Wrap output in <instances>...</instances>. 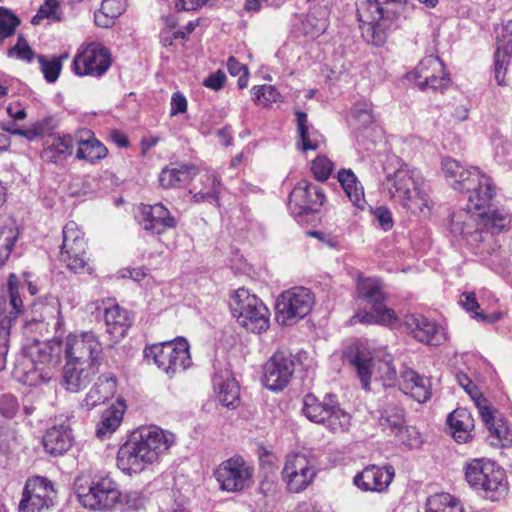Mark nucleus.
Instances as JSON below:
<instances>
[{
	"label": "nucleus",
	"instance_id": "obj_62",
	"mask_svg": "<svg viewBox=\"0 0 512 512\" xmlns=\"http://www.w3.org/2000/svg\"><path fill=\"white\" fill-rule=\"evenodd\" d=\"M226 80V75L221 70L209 75L204 81L203 85L212 90H219L223 87Z\"/></svg>",
	"mask_w": 512,
	"mask_h": 512
},
{
	"label": "nucleus",
	"instance_id": "obj_21",
	"mask_svg": "<svg viewBox=\"0 0 512 512\" xmlns=\"http://www.w3.org/2000/svg\"><path fill=\"white\" fill-rule=\"evenodd\" d=\"M263 382L272 391L284 389L295 371L294 356L285 351L275 352L263 367Z\"/></svg>",
	"mask_w": 512,
	"mask_h": 512
},
{
	"label": "nucleus",
	"instance_id": "obj_40",
	"mask_svg": "<svg viewBox=\"0 0 512 512\" xmlns=\"http://www.w3.org/2000/svg\"><path fill=\"white\" fill-rule=\"evenodd\" d=\"M124 412L125 405L121 401H117L106 409L96 426V436L102 440L109 438L120 426Z\"/></svg>",
	"mask_w": 512,
	"mask_h": 512
},
{
	"label": "nucleus",
	"instance_id": "obj_59",
	"mask_svg": "<svg viewBox=\"0 0 512 512\" xmlns=\"http://www.w3.org/2000/svg\"><path fill=\"white\" fill-rule=\"evenodd\" d=\"M353 116L363 127H367L373 122L372 110L367 104L355 106Z\"/></svg>",
	"mask_w": 512,
	"mask_h": 512
},
{
	"label": "nucleus",
	"instance_id": "obj_61",
	"mask_svg": "<svg viewBox=\"0 0 512 512\" xmlns=\"http://www.w3.org/2000/svg\"><path fill=\"white\" fill-rule=\"evenodd\" d=\"M374 216L383 230L388 231L393 227L392 213L388 208L384 206L376 208Z\"/></svg>",
	"mask_w": 512,
	"mask_h": 512
},
{
	"label": "nucleus",
	"instance_id": "obj_43",
	"mask_svg": "<svg viewBox=\"0 0 512 512\" xmlns=\"http://www.w3.org/2000/svg\"><path fill=\"white\" fill-rule=\"evenodd\" d=\"M202 187L197 190L194 187L195 193L193 194V201L208 202L218 205L220 193V180L213 173H205L201 176Z\"/></svg>",
	"mask_w": 512,
	"mask_h": 512
},
{
	"label": "nucleus",
	"instance_id": "obj_51",
	"mask_svg": "<svg viewBox=\"0 0 512 512\" xmlns=\"http://www.w3.org/2000/svg\"><path fill=\"white\" fill-rule=\"evenodd\" d=\"M44 18L60 21L61 13L58 0H46L39 8L37 14L32 18V23L37 25Z\"/></svg>",
	"mask_w": 512,
	"mask_h": 512
},
{
	"label": "nucleus",
	"instance_id": "obj_55",
	"mask_svg": "<svg viewBox=\"0 0 512 512\" xmlns=\"http://www.w3.org/2000/svg\"><path fill=\"white\" fill-rule=\"evenodd\" d=\"M258 490L264 497L274 498L280 490L277 476L274 473H267L261 479Z\"/></svg>",
	"mask_w": 512,
	"mask_h": 512
},
{
	"label": "nucleus",
	"instance_id": "obj_32",
	"mask_svg": "<svg viewBox=\"0 0 512 512\" xmlns=\"http://www.w3.org/2000/svg\"><path fill=\"white\" fill-rule=\"evenodd\" d=\"M117 389L116 377L112 373H104L97 379L82 401V406L91 410L97 405L112 398Z\"/></svg>",
	"mask_w": 512,
	"mask_h": 512
},
{
	"label": "nucleus",
	"instance_id": "obj_19",
	"mask_svg": "<svg viewBox=\"0 0 512 512\" xmlns=\"http://www.w3.org/2000/svg\"><path fill=\"white\" fill-rule=\"evenodd\" d=\"M56 491L47 478L36 476L26 481L19 512H43L54 505Z\"/></svg>",
	"mask_w": 512,
	"mask_h": 512
},
{
	"label": "nucleus",
	"instance_id": "obj_14",
	"mask_svg": "<svg viewBox=\"0 0 512 512\" xmlns=\"http://www.w3.org/2000/svg\"><path fill=\"white\" fill-rule=\"evenodd\" d=\"M314 297L305 287H293L282 292L276 301V321L290 326L303 319L312 310Z\"/></svg>",
	"mask_w": 512,
	"mask_h": 512
},
{
	"label": "nucleus",
	"instance_id": "obj_9",
	"mask_svg": "<svg viewBox=\"0 0 512 512\" xmlns=\"http://www.w3.org/2000/svg\"><path fill=\"white\" fill-rule=\"evenodd\" d=\"M346 356L350 364L355 368L365 390L369 389L372 378L391 382L397 377L396 368L392 363V356L389 354L380 358L378 355H372L364 344L356 343L348 348Z\"/></svg>",
	"mask_w": 512,
	"mask_h": 512
},
{
	"label": "nucleus",
	"instance_id": "obj_17",
	"mask_svg": "<svg viewBox=\"0 0 512 512\" xmlns=\"http://www.w3.org/2000/svg\"><path fill=\"white\" fill-rule=\"evenodd\" d=\"M64 353L66 360L99 367L102 344L93 332L70 334L64 343Z\"/></svg>",
	"mask_w": 512,
	"mask_h": 512
},
{
	"label": "nucleus",
	"instance_id": "obj_28",
	"mask_svg": "<svg viewBox=\"0 0 512 512\" xmlns=\"http://www.w3.org/2000/svg\"><path fill=\"white\" fill-rule=\"evenodd\" d=\"M406 331L417 341L438 345L443 339L440 327L420 314H409L404 317Z\"/></svg>",
	"mask_w": 512,
	"mask_h": 512
},
{
	"label": "nucleus",
	"instance_id": "obj_12",
	"mask_svg": "<svg viewBox=\"0 0 512 512\" xmlns=\"http://www.w3.org/2000/svg\"><path fill=\"white\" fill-rule=\"evenodd\" d=\"M237 322L247 331L260 333L269 327V310L255 295L245 288L235 291L230 304Z\"/></svg>",
	"mask_w": 512,
	"mask_h": 512
},
{
	"label": "nucleus",
	"instance_id": "obj_49",
	"mask_svg": "<svg viewBox=\"0 0 512 512\" xmlns=\"http://www.w3.org/2000/svg\"><path fill=\"white\" fill-rule=\"evenodd\" d=\"M20 19L9 9L0 7V44L14 34Z\"/></svg>",
	"mask_w": 512,
	"mask_h": 512
},
{
	"label": "nucleus",
	"instance_id": "obj_6",
	"mask_svg": "<svg viewBox=\"0 0 512 512\" xmlns=\"http://www.w3.org/2000/svg\"><path fill=\"white\" fill-rule=\"evenodd\" d=\"M24 351L31 368L25 372L23 381L30 386L49 383L60 363L61 343L57 340L40 341L33 338L31 343L26 344Z\"/></svg>",
	"mask_w": 512,
	"mask_h": 512
},
{
	"label": "nucleus",
	"instance_id": "obj_15",
	"mask_svg": "<svg viewBox=\"0 0 512 512\" xmlns=\"http://www.w3.org/2000/svg\"><path fill=\"white\" fill-rule=\"evenodd\" d=\"M86 246L84 233L75 222H68L63 228L60 261L75 273L90 272L91 267L88 263Z\"/></svg>",
	"mask_w": 512,
	"mask_h": 512
},
{
	"label": "nucleus",
	"instance_id": "obj_63",
	"mask_svg": "<svg viewBox=\"0 0 512 512\" xmlns=\"http://www.w3.org/2000/svg\"><path fill=\"white\" fill-rule=\"evenodd\" d=\"M460 304L469 312L476 311L479 308L478 301L473 292H464L461 295Z\"/></svg>",
	"mask_w": 512,
	"mask_h": 512
},
{
	"label": "nucleus",
	"instance_id": "obj_16",
	"mask_svg": "<svg viewBox=\"0 0 512 512\" xmlns=\"http://www.w3.org/2000/svg\"><path fill=\"white\" fill-rule=\"evenodd\" d=\"M281 474L287 490L291 493H300L312 484L317 470L306 455L294 453L287 455Z\"/></svg>",
	"mask_w": 512,
	"mask_h": 512
},
{
	"label": "nucleus",
	"instance_id": "obj_29",
	"mask_svg": "<svg viewBox=\"0 0 512 512\" xmlns=\"http://www.w3.org/2000/svg\"><path fill=\"white\" fill-rule=\"evenodd\" d=\"M98 369V366L66 360L63 367L62 386L69 392L77 393L88 386Z\"/></svg>",
	"mask_w": 512,
	"mask_h": 512
},
{
	"label": "nucleus",
	"instance_id": "obj_48",
	"mask_svg": "<svg viewBox=\"0 0 512 512\" xmlns=\"http://www.w3.org/2000/svg\"><path fill=\"white\" fill-rule=\"evenodd\" d=\"M67 58V54L52 58H47L44 55L37 56L40 70L48 83H54L58 79L62 70V60Z\"/></svg>",
	"mask_w": 512,
	"mask_h": 512
},
{
	"label": "nucleus",
	"instance_id": "obj_1",
	"mask_svg": "<svg viewBox=\"0 0 512 512\" xmlns=\"http://www.w3.org/2000/svg\"><path fill=\"white\" fill-rule=\"evenodd\" d=\"M509 223V215L503 210L476 214L469 209H460L450 215L449 231L475 254L484 255L490 253L494 235L507 229Z\"/></svg>",
	"mask_w": 512,
	"mask_h": 512
},
{
	"label": "nucleus",
	"instance_id": "obj_45",
	"mask_svg": "<svg viewBox=\"0 0 512 512\" xmlns=\"http://www.w3.org/2000/svg\"><path fill=\"white\" fill-rule=\"evenodd\" d=\"M426 506V512H464L460 500L449 493H437L430 496Z\"/></svg>",
	"mask_w": 512,
	"mask_h": 512
},
{
	"label": "nucleus",
	"instance_id": "obj_54",
	"mask_svg": "<svg viewBox=\"0 0 512 512\" xmlns=\"http://www.w3.org/2000/svg\"><path fill=\"white\" fill-rule=\"evenodd\" d=\"M311 170L318 180L324 181L329 178L333 170V163L326 156H318L312 162Z\"/></svg>",
	"mask_w": 512,
	"mask_h": 512
},
{
	"label": "nucleus",
	"instance_id": "obj_47",
	"mask_svg": "<svg viewBox=\"0 0 512 512\" xmlns=\"http://www.w3.org/2000/svg\"><path fill=\"white\" fill-rule=\"evenodd\" d=\"M214 384L222 405L226 407L234 406L239 400V386L235 379L219 380L216 378Z\"/></svg>",
	"mask_w": 512,
	"mask_h": 512
},
{
	"label": "nucleus",
	"instance_id": "obj_60",
	"mask_svg": "<svg viewBox=\"0 0 512 512\" xmlns=\"http://www.w3.org/2000/svg\"><path fill=\"white\" fill-rule=\"evenodd\" d=\"M170 106V116L185 113L188 106L187 99L181 92H174L171 97Z\"/></svg>",
	"mask_w": 512,
	"mask_h": 512
},
{
	"label": "nucleus",
	"instance_id": "obj_50",
	"mask_svg": "<svg viewBox=\"0 0 512 512\" xmlns=\"http://www.w3.org/2000/svg\"><path fill=\"white\" fill-rule=\"evenodd\" d=\"M253 100L257 105L268 106L272 103L278 102L281 99V94L272 85L255 86L252 89Z\"/></svg>",
	"mask_w": 512,
	"mask_h": 512
},
{
	"label": "nucleus",
	"instance_id": "obj_30",
	"mask_svg": "<svg viewBox=\"0 0 512 512\" xmlns=\"http://www.w3.org/2000/svg\"><path fill=\"white\" fill-rule=\"evenodd\" d=\"M104 320L106 332L112 340L117 342L122 339L132 323L130 313L113 301H108L104 307Z\"/></svg>",
	"mask_w": 512,
	"mask_h": 512
},
{
	"label": "nucleus",
	"instance_id": "obj_35",
	"mask_svg": "<svg viewBox=\"0 0 512 512\" xmlns=\"http://www.w3.org/2000/svg\"><path fill=\"white\" fill-rule=\"evenodd\" d=\"M378 421L384 429H390L394 433L405 424L404 409L389 396H386L377 410Z\"/></svg>",
	"mask_w": 512,
	"mask_h": 512
},
{
	"label": "nucleus",
	"instance_id": "obj_37",
	"mask_svg": "<svg viewBox=\"0 0 512 512\" xmlns=\"http://www.w3.org/2000/svg\"><path fill=\"white\" fill-rule=\"evenodd\" d=\"M452 436L458 443H466L471 439L474 419L465 408L455 409L447 418Z\"/></svg>",
	"mask_w": 512,
	"mask_h": 512
},
{
	"label": "nucleus",
	"instance_id": "obj_53",
	"mask_svg": "<svg viewBox=\"0 0 512 512\" xmlns=\"http://www.w3.org/2000/svg\"><path fill=\"white\" fill-rule=\"evenodd\" d=\"M8 56L9 57L16 56L17 58H19L21 60L31 62L32 59L35 57V53L31 49V47L29 46L27 41L24 39V37L19 36L16 45L12 46L8 50Z\"/></svg>",
	"mask_w": 512,
	"mask_h": 512
},
{
	"label": "nucleus",
	"instance_id": "obj_22",
	"mask_svg": "<svg viewBox=\"0 0 512 512\" xmlns=\"http://www.w3.org/2000/svg\"><path fill=\"white\" fill-rule=\"evenodd\" d=\"M325 201L323 189L319 184L301 180L294 187L288 198V206L296 215L317 212Z\"/></svg>",
	"mask_w": 512,
	"mask_h": 512
},
{
	"label": "nucleus",
	"instance_id": "obj_4",
	"mask_svg": "<svg viewBox=\"0 0 512 512\" xmlns=\"http://www.w3.org/2000/svg\"><path fill=\"white\" fill-rule=\"evenodd\" d=\"M385 178L383 189L393 201L412 213L429 210V199L422 190V178L416 170L401 161L397 156H389L384 163Z\"/></svg>",
	"mask_w": 512,
	"mask_h": 512
},
{
	"label": "nucleus",
	"instance_id": "obj_57",
	"mask_svg": "<svg viewBox=\"0 0 512 512\" xmlns=\"http://www.w3.org/2000/svg\"><path fill=\"white\" fill-rule=\"evenodd\" d=\"M17 399L12 395H3L0 397V413L7 418L15 416L18 410Z\"/></svg>",
	"mask_w": 512,
	"mask_h": 512
},
{
	"label": "nucleus",
	"instance_id": "obj_8",
	"mask_svg": "<svg viewBox=\"0 0 512 512\" xmlns=\"http://www.w3.org/2000/svg\"><path fill=\"white\" fill-rule=\"evenodd\" d=\"M357 293L359 298L371 305L372 311L356 312L350 319L351 324H379L393 327L398 323L396 312L384 304L386 297L379 279L360 278L357 282Z\"/></svg>",
	"mask_w": 512,
	"mask_h": 512
},
{
	"label": "nucleus",
	"instance_id": "obj_44",
	"mask_svg": "<svg viewBox=\"0 0 512 512\" xmlns=\"http://www.w3.org/2000/svg\"><path fill=\"white\" fill-rule=\"evenodd\" d=\"M18 234V228L13 220L8 218L0 220V265L9 258Z\"/></svg>",
	"mask_w": 512,
	"mask_h": 512
},
{
	"label": "nucleus",
	"instance_id": "obj_36",
	"mask_svg": "<svg viewBox=\"0 0 512 512\" xmlns=\"http://www.w3.org/2000/svg\"><path fill=\"white\" fill-rule=\"evenodd\" d=\"M78 145L77 158L91 164L99 162L108 154L106 146L96 139L90 130L83 131V135L78 139Z\"/></svg>",
	"mask_w": 512,
	"mask_h": 512
},
{
	"label": "nucleus",
	"instance_id": "obj_26",
	"mask_svg": "<svg viewBox=\"0 0 512 512\" xmlns=\"http://www.w3.org/2000/svg\"><path fill=\"white\" fill-rule=\"evenodd\" d=\"M392 466L369 465L354 476L353 483L362 491L383 492L394 477Z\"/></svg>",
	"mask_w": 512,
	"mask_h": 512
},
{
	"label": "nucleus",
	"instance_id": "obj_24",
	"mask_svg": "<svg viewBox=\"0 0 512 512\" xmlns=\"http://www.w3.org/2000/svg\"><path fill=\"white\" fill-rule=\"evenodd\" d=\"M21 282L15 274L7 281V296L0 300V335L7 336L17 318L23 312V303L19 295Z\"/></svg>",
	"mask_w": 512,
	"mask_h": 512
},
{
	"label": "nucleus",
	"instance_id": "obj_13",
	"mask_svg": "<svg viewBox=\"0 0 512 512\" xmlns=\"http://www.w3.org/2000/svg\"><path fill=\"white\" fill-rule=\"evenodd\" d=\"M302 412L310 421L322 424L334 433L348 431L351 425V416L332 396L321 402L314 395L307 394L303 399Z\"/></svg>",
	"mask_w": 512,
	"mask_h": 512
},
{
	"label": "nucleus",
	"instance_id": "obj_56",
	"mask_svg": "<svg viewBox=\"0 0 512 512\" xmlns=\"http://www.w3.org/2000/svg\"><path fill=\"white\" fill-rule=\"evenodd\" d=\"M126 8L125 1L123 0H103L100 10L110 19L119 17Z\"/></svg>",
	"mask_w": 512,
	"mask_h": 512
},
{
	"label": "nucleus",
	"instance_id": "obj_23",
	"mask_svg": "<svg viewBox=\"0 0 512 512\" xmlns=\"http://www.w3.org/2000/svg\"><path fill=\"white\" fill-rule=\"evenodd\" d=\"M413 75L416 79V86L420 90L428 88L434 91L442 90L450 82L442 61L433 55L424 57L416 66Z\"/></svg>",
	"mask_w": 512,
	"mask_h": 512
},
{
	"label": "nucleus",
	"instance_id": "obj_52",
	"mask_svg": "<svg viewBox=\"0 0 512 512\" xmlns=\"http://www.w3.org/2000/svg\"><path fill=\"white\" fill-rule=\"evenodd\" d=\"M393 434L401 444L409 448L419 447L422 442L419 432L413 426H406L403 424V426L400 429H397Z\"/></svg>",
	"mask_w": 512,
	"mask_h": 512
},
{
	"label": "nucleus",
	"instance_id": "obj_27",
	"mask_svg": "<svg viewBox=\"0 0 512 512\" xmlns=\"http://www.w3.org/2000/svg\"><path fill=\"white\" fill-rule=\"evenodd\" d=\"M497 49L494 54V76L499 86L506 85L507 67L512 61V20L503 24L498 34Z\"/></svg>",
	"mask_w": 512,
	"mask_h": 512
},
{
	"label": "nucleus",
	"instance_id": "obj_31",
	"mask_svg": "<svg viewBox=\"0 0 512 512\" xmlns=\"http://www.w3.org/2000/svg\"><path fill=\"white\" fill-rule=\"evenodd\" d=\"M400 389L397 393L411 396L419 403L426 402L431 397V383L426 377L420 376L414 370L405 368L401 371Z\"/></svg>",
	"mask_w": 512,
	"mask_h": 512
},
{
	"label": "nucleus",
	"instance_id": "obj_34",
	"mask_svg": "<svg viewBox=\"0 0 512 512\" xmlns=\"http://www.w3.org/2000/svg\"><path fill=\"white\" fill-rule=\"evenodd\" d=\"M43 446L54 457L65 454L72 446L70 429L63 425L50 428L43 437Z\"/></svg>",
	"mask_w": 512,
	"mask_h": 512
},
{
	"label": "nucleus",
	"instance_id": "obj_2",
	"mask_svg": "<svg viewBox=\"0 0 512 512\" xmlns=\"http://www.w3.org/2000/svg\"><path fill=\"white\" fill-rule=\"evenodd\" d=\"M174 440V434L157 426L141 428L120 446L117 467L126 475H138L158 462Z\"/></svg>",
	"mask_w": 512,
	"mask_h": 512
},
{
	"label": "nucleus",
	"instance_id": "obj_18",
	"mask_svg": "<svg viewBox=\"0 0 512 512\" xmlns=\"http://www.w3.org/2000/svg\"><path fill=\"white\" fill-rule=\"evenodd\" d=\"M111 62L109 50L101 43L91 42L76 54L73 70L79 76L100 77L109 69Z\"/></svg>",
	"mask_w": 512,
	"mask_h": 512
},
{
	"label": "nucleus",
	"instance_id": "obj_64",
	"mask_svg": "<svg viewBox=\"0 0 512 512\" xmlns=\"http://www.w3.org/2000/svg\"><path fill=\"white\" fill-rule=\"evenodd\" d=\"M227 69L232 76L242 73L247 74V67L241 64L235 57H229L227 60Z\"/></svg>",
	"mask_w": 512,
	"mask_h": 512
},
{
	"label": "nucleus",
	"instance_id": "obj_20",
	"mask_svg": "<svg viewBox=\"0 0 512 512\" xmlns=\"http://www.w3.org/2000/svg\"><path fill=\"white\" fill-rule=\"evenodd\" d=\"M220 488L227 492H239L249 486L253 468L240 456L222 462L215 470Z\"/></svg>",
	"mask_w": 512,
	"mask_h": 512
},
{
	"label": "nucleus",
	"instance_id": "obj_5",
	"mask_svg": "<svg viewBox=\"0 0 512 512\" xmlns=\"http://www.w3.org/2000/svg\"><path fill=\"white\" fill-rule=\"evenodd\" d=\"M404 3L405 0H357V17L365 40L383 45L388 32L397 27Z\"/></svg>",
	"mask_w": 512,
	"mask_h": 512
},
{
	"label": "nucleus",
	"instance_id": "obj_46",
	"mask_svg": "<svg viewBox=\"0 0 512 512\" xmlns=\"http://www.w3.org/2000/svg\"><path fill=\"white\" fill-rule=\"evenodd\" d=\"M51 122V118H43L33 123L28 128H19L16 127L15 124H11L9 126L3 127V130L9 132L12 135H18L26 138L29 141H34L38 138L43 137L44 135L48 134L51 131Z\"/></svg>",
	"mask_w": 512,
	"mask_h": 512
},
{
	"label": "nucleus",
	"instance_id": "obj_3",
	"mask_svg": "<svg viewBox=\"0 0 512 512\" xmlns=\"http://www.w3.org/2000/svg\"><path fill=\"white\" fill-rule=\"evenodd\" d=\"M442 170L454 190L466 193L469 210H475L478 213L493 212L491 205L496 197L497 188L488 174L478 167L466 168L452 158L443 159Z\"/></svg>",
	"mask_w": 512,
	"mask_h": 512
},
{
	"label": "nucleus",
	"instance_id": "obj_25",
	"mask_svg": "<svg viewBox=\"0 0 512 512\" xmlns=\"http://www.w3.org/2000/svg\"><path fill=\"white\" fill-rule=\"evenodd\" d=\"M138 221L142 228L151 234L160 235L168 229L176 227L177 221L162 204L141 205Z\"/></svg>",
	"mask_w": 512,
	"mask_h": 512
},
{
	"label": "nucleus",
	"instance_id": "obj_7",
	"mask_svg": "<svg viewBox=\"0 0 512 512\" xmlns=\"http://www.w3.org/2000/svg\"><path fill=\"white\" fill-rule=\"evenodd\" d=\"M465 479L481 497L492 502L500 501L508 493L505 471L484 459H473L466 464Z\"/></svg>",
	"mask_w": 512,
	"mask_h": 512
},
{
	"label": "nucleus",
	"instance_id": "obj_58",
	"mask_svg": "<svg viewBox=\"0 0 512 512\" xmlns=\"http://www.w3.org/2000/svg\"><path fill=\"white\" fill-rule=\"evenodd\" d=\"M455 380L459 384L461 388L472 398L475 399L479 396V391L476 385L472 382V380L468 377L467 374L463 372H456Z\"/></svg>",
	"mask_w": 512,
	"mask_h": 512
},
{
	"label": "nucleus",
	"instance_id": "obj_11",
	"mask_svg": "<svg viewBox=\"0 0 512 512\" xmlns=\"http://www.w3.org/2000/svg\"><path fill=\"white\" fill-rule=\"evenodd\" d=\"M144 356L170 378L192 365L189 344L182 338L146 347Z\"/></svg>",
	"mask_w": 512,
	"mask_h": 512
},
{
	"label": "nucleus",
	"instance_id": "obj_38",
	"mask_svg": "<svg viewBox=\"0 0 512 512\" xmlns=\"http://www.w3.org/2000/svg\"><path fill=\"white\" fill-rule=\"evenodd\" d=\"M478 407L482 420L488 428L490 437L496 440V442L493 441L492 444L508 446L512 442V436L506 422L501 418H496L489 407L480 406L479 403Z\"/></svg>",
	"mask_w": 512,
	"mask_h": 512
},
{
	"label": "nucleus",
	"instance_id": "obj_33",
	"mask_svg": "<svg viewBox=\"0 0 512 512\" xmlns=\"http://www.w3.org/2000/svg\"><path fill=\"white\" fill-rule=\"evenodd\" d=\"M196 174L197 168L194 165L172 163L160 172L159 183L164 189L177 188Z\"/></svg>",
	"mask_w": 512,
	"mask_h": 512
},
{
	"label": "nucleus",
	"instance_id": "obj_39",
	"mask_svg": "<svg viewBox=\"0 0 512 512\" xmlns=\"http://www.w3.org/2000/svg\"><path fill=\"white\" fill-rule=\"evenodd\" d=\"M73 139L69 135H50L45 141L41 157L50 163H57L71 154Z\"/></svg>",
	"mask_w": 512,
	"mask_h": 512
},
{
	"label": "nucleus",
	"instance_id": "obj_10",
	"mask_svg": "<svg viewBox=\"0 0 512 512\" xmlns=\"http://www.w3.org/2000/svg\"><path fill=\"white\" fill-rule=\"evenodd\" d=\"M74 490L79 502L92 510L111 509L121 497L116 482L108 476L91 480L79 475L74 480Z\"/></svg>",
	"mask_w": 512,
	"mask_h": 512
},
{
	"label": "nucleus",
	"instance_id": "obj_42",
	"mask_svg": "<svg viewBox=\"0 0 512 512\" xmlns=\"http://www.w3.org/2000/svg\"><path fill=\"white\" fill-rule=\"evenodd\" d=\"M297 131L299 135L298 145L303 151L316 150L321 141V135L318 131L310 128L308 125L307 114L302 111H296Z\"/></svg>",
	"mask_w": 512,
	"mask_h": 512
},
{
	"label": "nucleus",
	"instance_id": "obj_41",
	"mask_svg": "<svg viewBox=\"0 0 512 512\" xmlns=\"http://www.w3.org/2000/svg\"><path fill=\"white\" fill-rule=\"evenodd\" d=\"M337 178L351 203L363 209L366 204L364 189L353 171L351 169H342L338 172Z\"/></svg>",
	"mask_w": 512,
	"mask_h": 512
}]
</instances>
